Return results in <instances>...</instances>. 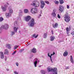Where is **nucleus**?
Here are the masks:
<instances>
[{"label": "nucleus", "mask_w": 74, "mask_h": 74, "mask_svg": "<svg viewBox=\"0 0 74 74\" xmlns=\"http://www.w3.org/2000/svg\"><path fill=\"white\" fill-rule=\"evenodd\" d=\"M25 20L26 22H29L30 21L28 25L31 27H33L34 26V24H36V23L34 22V19H25Z\"/></svg>", "instance_id": "obj_1"}, {"label": "nucleus", "mask_w": 74, "mask_h": 74, "mask_svg": "<svg viewBox=\"0 0 74 74\" xmlns=\"http://www.w3.org/2000/svg\"><path fill=\"white\" fill-rule=\"evenodd\" d=\"M47 71L48 72L52 71V74H58V69L56 68H55L53 69L50 67H48L47 68Z\"/></svg>", "instance_id": "obj_2"}, {"label": "nucleus", "mask_w": 74, "mask_h": 74, "mask_svg": "<svg viewBox=\"0 0 74 74\" xmlns=\"http://www.w3.org/2000/svg\"><path fill=\"white\" fill-rule=\"evenodd\" d=\"M9 13H6V17L8 18L9 16L11 15V14L13 13V10L11 8V7L10 6L9 8Z\"/></svg>", "instance_id": "obj_3"}, {"label": "nucleus", "mask_w": 74, "mask_h": 74, "mask_svg": "<svg viewBox=\"0 0 74 74\" xmlns=\"http://www.w3.org/2000/svg\"><path fill=\"white\" fill-rule=\"evenodd\" d=\"M31 5L34 6L35 7H38L40 5V3L37 1H34L32 2Z\"/></svg>", "instance_id": "obj_4"}, {"label": "nucleus", "mask_w": 74, "mask_h": 74, "mask_svg": "<svg viewBox=\"0 0 74 74\" xmlns=\"http://www.w3.org/2000/svg\"><path fill=\"white\" fill-rule=\"evenodd\" d=\"M32 14H34L38 12V9L36 8H33L30 11Z\"/></svg>", "instance_id": "obj_5"}, {"label": "nucleus", "mask_w": 74, "mask_h": 74, "mask_svg": "<svg viewBox=\"0 0 74 74\" xmlns=\"http://www.w3.org/2000/svg\"><path fill=\"white\" fill-rule=\"evenodd\" d=\"M35 61L34 62V64L35 67H37V62L39 63L40 62V60L39 59H37V58H35Z\"/></svg>", "instance_id": "obj_6"}, {"label": "nucleus", "mask_w": 74, "mask_h": 74, "mask_svg": "<svg viewBox=\"0 0 74 74\" xmlns=\"http://www.w3.org/2000/svg\"><path fill=\"white\" fill-rule=\"evenodd\" d=\"M56 11V9H54L53 10V12L52 13V15L54 17H56V13H55Z\"/></svg>", "instance_id": "obj_7"}, {"label": "nucleus", "mask_w": 74, "mask_h": 74, "mask_svg": "<svg viewBox=\"0 0 74 74\" xmlns=\"http://www.w3.org/2000/svg\"><path fill=\"white\" fill-rule=\"evenodd\" d=\"M5 47L6 48H7L9 49H10L11 48V47H12L11 45L9 44H6L5 45Z\"/></svg>", "instance_id": "obj_8"}, {"label": "nucleus", "mask_w": 74, "mask_h": 74, "mask_svg": "<svg viewBox=\"0 0 74 74\" xmlns=\"http://www.w3.org/2000/svg\"><path fill=\"white\" fill-rule=\"evenodd\" d=\"M59 10L61 12L63 11V10H64V7L62 6V5H60L59 8Z\"/></svg>", "instance_id": "obj_9"}, {"label": "nucleus", "mask_w": 74, "mask_h": 74, "mask_svg": "<svg viewBox=\"0 0 74 74\" xmlns=\"http://www.w3.org/2000/svg\"><path fill=\"white\" fill-rule=\"evenodd\" d=\"M2 28L5 29H8V24H6L4 25H3L2 26Z\"/></svg>", "instance_id": "obj_10"}, {"label": "nucleus", "mask_w": 74, "mask_h": 74, "mask_svg": "<svg viewBox=\"0 0 74 74\" xmlns=\"http://www.w3.org/2000/svg\"><path fill=\"white\" fill-rule=\"evenodd\" d=\"M55 53L54 52H53V54H51L50 56V55H49V53H48V56L49 57H50V58L51 61L52 62V63H53V62H52V57H51V56H52V55H55Z\"/></svg>", "instance_id": "obj_11"}, {"label": "nucleus", "mask_w": 74, "mask_h": 74, "mask_svg": "<svg viewBox=\"0 0 74 74\" xmlns=\"http://www.w3.org/2000/svg\"><path fill=\"white\" fill-rule=\"evenodd\" d=\"M64 18L65 19H70V17L69 16L68 14L66 13L64 15Z\"/></svg>", "instance_id": "obj_12"}, {"label": "nucleus", "mask_w": 74, "mask_h": 74, "mask_svg": "<svg viewBox=\"0 0 74 74\" xmlns=\"http://www.w3.org/2000/svg\"><path fill=\"white\" fill-rule=\"evenodd\" d=\"M53 27V28H57L58 27V23H55V24H52Z\"/></svg>", "instance_id": "obj_13"}, {"label": "nucleus", "mask_w": 74, "mask_h": 74, "mask_svg": "<svg viewBox=\"0 0 74 74\" xmlns=\"http://www.w3.org/2000/svg\"><path fill=\"white\" fill-rule=\"evenodd\" d=\"M4 55H9V51H8V50L7 49H5L4 52Z\"/></svg>", "instance_id": "obj_14"}, {"label": "nucleus", "mask_w": 74, "mask_h": 74, "mask_svg": "<svg viewBox=\"0 0 74 74\" xmlns=\"http://www.w3.org/2000/svg\"><path fill=\"white\" fill-rule=\"evenodd\" d=\"M31 51L32 52H33V53H36V52H37V50L36 48H34L31 50Z\"/></svg>", "instance_id": "obj_15"}, {"label": "nucleus", "mask_w": 74, "mask_h": 74, "mask_svg": "<svg viewBox=\"0 0 74 74\" xmlns=\"http://www.w3.org/2000/svg\"><path fill=\"white\" fill-rule=\"evenodd\" d=\"M1 55H0V57L1 59H3L4 58V54H3V53L2 52H1Z\"/></svg>", "instance_id": "obj_16"}, {"label": "nucleus", "mask_w": 74, "mask_h": 74, "mask_svg": "<svg viewBox=\"0 0 74 74\" xmlns=\"http://www.w3.org/2000/svg\"><path fill=\"white\" fill-rule=\"evenodd\" d=\"M1 9L3 11V12L5 11L6 10H7V8H5V7L4 6H2Z\"/></svg>", "instance_id": "obj_17"}, {"label": "nucleus", "mask_w": 74, "mask_h": 74, "mask_svg": "<svg viewBox=\"0 0 74 74\" xmlns=\"http://www.w3.org/2000/svg\"><path fill=\"white\" fill-rule=\"evenodd\" d=\"M18 27H14L13 28L14 32L16 33L18 30Z\"/></svg>", "instance_id": "obj_18"}, {"label": "nucleus", "mask_w": 74, "mask_h": 74, "mask_svg": "<svg viewBox=\"0 0 74 74\" xmlns=\"http://www.w3.org/2000/svg\"><path fill=\"white\" fill-rule=\"evenodd\" d=\"M70 61L73 64L74 63V60H73V56H71Z\"/></svg>", "instance_id": "obj_19"}, {"label": "nucleus", "mask_w": 74, "mask_h": 74, "mask_svg": "<svg viewBox=\"0 0 74 74\" xmlns=\"http://www.w3.org/2000/svg\"><path fill=\"white\" fill-rule=\"evenodd\" d=\"M55 40V36H51L50 37V40L51 41H53Z\"/></svg>", "instance_id": "obj_20"}, {"label": "nucleus", "mask_w": 74, "mask_h": 74, "mask_svg": "<svg viewBox=\"0 0 74 74\" xmlns=\"http://www.w3.org/2000/svg\"><path fill=\"white\" fill-rule=\"evenodd\" d=\"M68 55V53L67 51H66L63 54V56H67Z\"/></svg>", "instance_id": "obj_21"}, {"label": "nucleus", "mask_w": 74, "mask_h": 74, "mask_svg": "<svg viewBox=\"0 0 74 74\" xmlns=\"http://www.w3.org/2000/svg\"><path fill=\"white\" fill-rule=\"evenodd\" d=\"M47 37V33H45L43 35V38H46Z\"/></svg>", "instance_id": "obj_22"}, {"label": "nucleus", "mask_w": 74, "mask_h": 74, "mask_svg": "<svg viewBox=\"0 0 74 74\" xmlns=\"http://www.w3.org/2000/svg\"><path fill=\"white\" fill-rule=\"evenodd\" d=\"M24 12L25 14H27L29 12V10L27 9H25L24 10Z\"/></svg>", "instance_id": "obj_23"}, {"label": "nucleus", "mask_w": 74, "mask_h": 74, "mask_svg": "<svg viewBox=\"0 0 74 74\" xmlns=\"http://www.w3.org/2000/svg\"><path fill=\"white\" fill-rule=\"evenodd\" d=\"M31 16H28L25 17V19H31Z\"/></svg>", "instance_id": "obj_24"}, {"label": "nucleus", "mask_w": 74, "mask_h": 74, "mask_svg": "<svg viewBox=\"0 0 74 74\" xmlns=\"http://www.w3.org/2000/svg\"><path fill=\"white\" fill-rule=\"evenodd\" d=\"M38 36V34H37V35H36V34H34L32 35V36H33L34 38H37Z\"/></svg>", "instance_id": "obj_25"}, {"label": "nucleus", "mask_w": 74, "mask_h": 74, "mask_svg": "<svg viewBox=\"0 0 74 74\" xmlns=\"http://www.w3.org/2000/svg\"><path fill=\"white\" fill-rule=\"evenodd\" d=\"M41 73L42 74H45V71L44 70H42L41 71Z\"/></svg>", "instance_id": "obj_26"}, {"label": "nucleus", "mask_w": 74, "mask_h": 74, "mask_svg": "<svg viewBox=\"0 0 74 74\" xmlns=\"http://www.w3.org/2000/svg\"><path fill=\"white\" fill-rule=\"evenodd\" d=\"M64 21L66 22H69L70 21V19H64Z\"/></svg>", "instance_id": "obj_27"}, {"label": "nucleus", "mask_w": 74, "mask_h": 74, "mask_svg": "<svg viewBox=\"0 0 74 74\" xmlns=\"http://www.w3.org/2000/svg\"><path fill=\"white\" fill-rule=\"evenodd\" d=\"M40 3H41V4H42V5H45V4L44 3V1H40Z\"/></svg>", "instance_id": "obj_28"}, {"label": "nucleus", "mask_w": 74, "mask_h": 74, "mask_svg": "<svg viewBox=\"0 0 74 74\" xmlns=\"http://www.w3.org/2000/svg\"><path fill=\"white\" fill-rule=\"evenodd\" d=\"M44 6H45L44 5L41 4L40 5L41 8V9H42V8L44 7Z\"/></svg>", "instance_id": "obj_29"}, {"label": "nucleus", "mask_w": 74, "mask_h": 74, "mask_svg": "<svg viewBox=\"0 0 74 74\" xmlns=\"http://www.w3.org/2000/svg\"><path fill=\"white\" fill-rule=\"evenodd\" d=\"M60 3L61 4H63L64 3V1L62 0H60Z\"/></svg>", "instance_id": "obj_30"}, {"label": "nucleus", "mask_w": 74, "mask_h": 74, "mask_svg": "<svg viewBox=\"0 0 74 74\" xmlns=\"http://www.w3.org/2000/svg\"><path fill=\"white\" fill-rule=\"evenodd\" d=\"M17 23L18 22H17V21H15V22L14 23V25H15L16 26H17Z\"/></svg>", "instance_id": "obj_31"}, {"label": "nucleus", "mask_w": 74, "mask_h": 74, "mask_svg": "<svg viewBox=\"0 0 74 74\" xmlns=\"http://www.w3.org/2000/svg\"><path fill=\"white\" fill-rule=\"evenodd\" d=\"M19 13L20 14H23V11L22 10H20V12Z\"/></svg>", "instance_id": "obj_32"}, {"label": "nucleus", "mask_w": 74, "mask_h": 74, "mask_svg": "<svg viewBox=\"0 0 74 74\" xmlns=\"http://www.w3.org/2000/svg\"><path fill=\"white\" fill-rule=\"evenodd\" d=\"M45 3H46V4H49V2L47 1H45Z\"/></svg>", "instance_id": "obj_33"}, {"label": "nucleus", "mask_w": 74, "mask_h": 74, "mask_svg": "<svg viewBox=\"0 0 74 74\" xmlns=\"http://www.w3.org/2000/svg\"><path fill=\"white\" fill-rule=\"evenodd\" d=\"M2 32V27L0 28V34Z\"/></svg>", "instance_id": "obj_34"}, {"label": "nucleus", "mask_w": 74, "mask_h": 74, "mask_svg": "<svg viewBox=\"0 0 74 74\" xmlns=\"http://www.w3.org/2000/svg\"><path fill=\"white\" fill-rule=\"evenodd\" d=\"M18 46H17V45L15 46H14V49H16V48H18Z\"/></svg>", "instance_id": "obj_35"}, {"label": "nucleus", "mask_w": 74, "mask_h": 74, "mask_svg": "<svg viewBox=\"0 0 74 74\" xmlns=\"http://www.w3.org/2000/svg\"><path fill=\"white\" fill-rule=\"evenodd\" d=\"M15 32H14V31H12V35H14V34H15Z\"/></svg>", "instance_id": "obj_36"}, {"label": "nucleus", "mask_w": 74, "mask_h": 74, "mask_svg": "<svg viewBox=\"0 0 74 74\" xmlns=\"http://www.w3.org/2000/svg\"><path fill=\"white\" fill-rule=\"evenodd\" d=\"M55 4H58L59 3V2L58 1H56L55 2Z\"/></svg>", "instance_id": "obj_37"}, {"label": "nucleus", "mask_w": 74, "mask_h": 74, "mask_svg": "<svg viewBox=\"0 0 74 74\" xmlns=\"http://www.w3.org/2000/svg\"><path fill=\"white\" fill-rule=\"evenodd\" d=\"M57 17H58V18H60V15H59V14H58Z\"/></svg>", "instance_id": "obj_38"}, {"label": "nucleus", "mask_w": 74, "mask_h": 74, "mask_svg": "<svg viewBox=\"0 0 74 74\" xmlns=\"http://www.w3.org/2000/svg\"><path fill=\"white\" fill-rule=\"evenodd\" d=\"M65 69H69V66H66L65 67Z\"/></svg>", "instance_id": "obj_39"}, {"label": "nucleus", "mask_w": 74, "mask_h": 74, "mask_svg": "<svg viewBox=\"0 0 74 74\" xmlns=\"http://www.w3.org/2000/svg\"><path fill=\"white\" fill-rule=\"evenodd\" d=\"M16 51H14L12 53V55H14V54H15V53H16Z\"/></svg>", "instance_id": "obj_40"}, {"label": "nucleus", "mask_w": 74, "mask_h": 74, "mask_svg": "<svg viewBox=\"0 0 74 74\" xmlns=\"http://www.w3.org/2000/svg\"><path fill=\"white\" fill-rule=\"evenodd\" d=\"M66 31H69V28L67 27L66 28Z\"/></svg>", "instance_id": "obj_41"}, {"label": "nucleus", "mask_w": 74, "mask_h": 74, "mask_svg": "<svg viewBox=\"0 0 74 74\" xmlns=\"http://www.w3.org/2000/svg\"><path fill=\"white\" fill-rule=\"evenodd\" d=\"M71 25H70L69 26V29L70 30V29H71Z\"/></svg>", "instance_id": "obj_42"}, {"label": "nucleus", "mask_w": 74, "mask_h": 74, "mask_svg": "<svg viewBox=\"0 0 74 74\" xmlns=\"http://www.w3.org/2000/svg\"><path fill=\"white\" fill-rule=\"evenodd\" d=\"M67 9H69V8H70V7L69 6V5H67Z\"/></svg>", "instance_id": "obj_43"}, {"label": "nucleus", "mask_w": 74, "mask_h": 74, "mask_svg": "<svg viewBox=\"0 0 74 74\" xmlns=\"http://www.w3.org/2000/svg\"><path fill=\"white\" fill-rule=\"evenodd\" d=\"M3 20V19H0V22H2Z\"/></svg>", "instance_id": "obj_44"}, {"label": "nucleus", "mask_w": 74, "mask_h": 74, "mask_svg": "<svg viewBox=\"0 0 74 74\" xmlns=\"http://www.w3.org/2000/svg\"><path fill=\"white\" fill-rule=\"evenodd\" d=\"M8 7V6H7V5H5V6H4L5 8H7Z\"/></svg>", "instance_id": "obj_45"}, {"label": "nucleus", "mask_w": 74, "mask_h": 74, "mask_svg": "<svg viewBox=\"0 0 74 74\" xmlns=\"http://www.w3.org/2000/svg\"><path fill=\"white\" fill-rule=\"evenodd\" d=\"M16 64L17 66H19V64L18 63H16Z\"/></svg>", "instance_id": "obj_46"}, {"label": "nucleus", "mask_w": 74, "mask_h": 74, "mask_svg": "<svg viewBox=\"0 0 74 74\" xmlns=\"http://www.w3.org/2000/svg\"><path fill=\"white\" fill-rule=\"evenodd\" d=\"M72 35H74V31H73L71 33Z\"/></svg>", "instance_id": "obj_47"}, {"label": "nucleus", "mask_w": 74, "mask_h": 74, "mask_svg": "<svg viewBox=\"0 0 74 74\" xmlns=\"http://www.w3.org/2000/svg\"><path fill=\"white\" fill-rule=\"evenodd\" d=\"M7 57L6 56H5V60L6 61V60H7Z\"/></svg>", "instance_id": "obj_48"}, {"label": "nucleus", "mask_w": 74, "mask_h": 74, "mask_svg": "<svg viewBox=\"0 0 74 74\" xmlns=\"http://www.w3.org/2000/svg\"><path fill=\"white\" fill-rule=\"evenodd\" d=\"M24 51V49H23L20 50V52H23V51Z\"/></svg>", "instance_id": "obj_49"}, {"label": "nucleus", "mask_w": 74, "mask_h": 74, "mask_svg": "<svg viewBox=\"0 0 74 74\" xmlns=\"http://www.w3.org/2000/svg\"><path fill=\"white\" fill-rule=\"evenodd\" d=\"M40 16H41V14L39 15L38 18H40Z\"/></svg>", "instance_id": "obj_50"}, {"label": "nucleus", "mask_w": 74, "mask_h": 74, "mask_svg": "<svg viewBox=\"0 0 74 74\" xmlns=\"http://www.w3.org/2000/svg\"><path fill=\"white\" fill-rule=\"evenodd\" d=\"M51 32V33H52V34H53V31L52 30Z\"/></svg>", "instance_id": "obj_51"}, {"label": "nucleus", "mask_w": 74, "mask_h": 74, "mask_svg": "<svg viewBox=\"0 0 74 74\" xmlns=\"http://www.w3.org/2000/svg\"><path fill=\"white\" fill-rule=\"evenodd\" d=\"M66 33L67 34H69V31H66Z\"/></svg>", "instance_id": "obj_52"}, {"label": "nucleus", "mask_w": 74, "mask_h": 74, "mask_svg": "<svg viewBox=\"0 0 74 74\" xmlns=\"http://www.w3.org/2000/svg\"><path fill=\"white\" fill-rule=\"evenodd\" d=\"M0 19H3V18L1 17H0Z\"/></svg>", "instance_id": "obj_53"}, {"label": "nucleus", "mask_w": 74, "mask_h": 74, "mask_svg": "<svg viewBox=\"0 0 74 74\" xmlns=\"http://www.w3.org/2000/svg\"><path fill=\"white\" fill-rule=\"evenodd\" d=\"M6 70H7V71H9V69H6Z\"/></svg>", "instance_id": "obj_54"}, {"label": "nucleus", "mask_w": 74, "mask_h": 74, "mask_svg": "<svg viewBox=\"0 0 74 74\" xmlns=\"http://www.w3.org/2000/svg\"><path fill=\"white\" fill-rule=\"evenodd\" d=\"M6 4H7V5H8V3H6Z\"/></svg>", "instance_id": "obj_55"}, {"label": "nucleus", "mask_w": 74, "mask_h": 74, "mask_svg": "<svg viewBox=\"0 0 74 74\" xmlns=\"http://www.w3.org/2000/svg\"><path fill=\"white\" fill-rule=\"evenodd\" d=\"M41 66H39V67H41Z\"/></svg>", "instance_id": "obj_56"}, {"label": "nucleus", "mask_w": 74, "mask_h": 74, "mask_svg": "<svg viewBox=\"0 0 74 74\" xmlns=\"http://www.w3.org/2000/svg\"><path fill=\"white\" fill-rule=\"evenodd\" d=\"M19 33H21V31H19Z\"/></svg>", "instance_id": "obj_57"}, {"label": "nucleus", "mask_w": 74, "mask_h": 74, "mask_svg": "<svg viewBox=\"0 0 74 74\" xmlns=\"http://www.w3.org/2000/svg\"><path fill=\"white\" fill-rule=\"evenodd\" d=\"M21 16H22V15H23L22 14L21 15Z\"/></svg>", "instance_id": "obj_58"}, {"label": "nucleus", "mask_w": 74, "mask_h": 74, "mask_svg": "<svg viewBox=\"0 0 74 74\" xmlns=\"http://www.w3.org/2000/svg\"><path fill=\"white\" fill-rule=\"evenodd\" d=\"M18 18H19V17H18Z\"/></svg>", "instance_id": "obj_59"}, {"label": "nucleus", "mask_w": 74, "mask_h": 74, "mask_svg": "<svg viewBox=\"0 0 74 74\" xmlns=\"http://www.w3.org/2000/svg\"><path fill=\"white\" fill-rule=\"evenodd\" d=\"M18 47H19V46H18Z\"/></svg>", "instance_id": "obj_60"}]
</instances>
